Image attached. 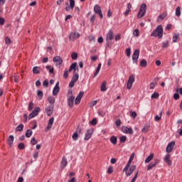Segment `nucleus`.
I'll use <instances>...</instances> for the list:
<instances>
[{
  "mask_svg": "<svg viewBox=\"0 0 182 182\" xmlns=\"http://www.w3.org/2000/svg\"><path fill=\"white\" fill-rule=\"evenodd\" d=\"M163 27L161 25L158 26L156 29H154L151 33V36H154V38H159V39H161L163 38Z\"/></svg>",
  "mask_w": 182,
  "mask_h": 182,
  "instance_id": "1",
  "label": "nucleus"
},
{
  "mask_svg": "<svg viewBox=\"0 0 182 182\" xmlns=\"http://www.w3.org/2000/svg\"><path fill=\"white\" fill-rule=\"evenodd\" d=\"M146 11H147V6L146 5V4L143 3L142 4H141L139 10L137 14L138 19H141V18L144 16Z\"/></svg>",
  "mask_w": 182,
  "mask_h": 182,
  "instance_id": "2",
  "label": "nucleus"
},
{
  "mask_svg": "<svg viewBox=\"0 0 182 182\" xmlns=\"http://www.w3.org/2000/svg\"><path fill=\"white\" fill-rule=\"evenodd\" d=\"M134 80H136L134 75H131L127 83V89H128V90H130V89H132V87H133V83H134Z\"/></svg>",
  "mask_w": 182,
  "mask_h": 182,
  "instance_id": "3",
  "label": "nucleus"
},
{
  "mask_svg": "<svg viewBox=\"0 0 182 182\" xmlns=\"http://www.w3.org/2000/svg\"><path fill=\"white\" fill-rule=\"evenodd\" d=\"M94 12L97 15H99L101 19H103V14L102 13V8L100 7V6H99V4H96L94 6Z\"/></svg>",
  "mask_w": 182,
  "mask_h": 182,
  "instance_id": "4",
  "label": "nucleus"
},
{
  "mask_svg": "<svg viewBox=\"0 0 182 182\" xmlns=\"http://www.w3.org/2000/svg\"><path fill=\"white\" fill-rule=\"evenodd\" d=\"M140 55V50L136 49L132 55V62L133 63H137V60H139V56Z\"/></svg>",
  "mask_w": 182,
  "mask_h": 182,
  "instance_id": "5",
  "label": "nucleus"
},
{
  "mask_svg": "<svg viewBox=\"0 0 182 182\" xmlns=\"http://www.w3.org/2000/svg\"><path fill=\"white\" fill-rule=\"evenodd\" d=\"M160 163V159H154V161L151 162L148 166H147V171H150V170L154 168L157 164Z\"/></svg>",
  "mask_w": 182,
  "mask_h": 182,
  "instance_id": "6",
  "label": "nucleus"
},
{
  "mask_svg": "<svg viewBox=\"0 0 182 182\" xmlns=\"http://www.w3.org/2000/svg\"><path fill=\"white\" fill-rule=\"evenodd\" d=\"M41 112L40 107H36L32 112L28 115V120H31V119H33V117H36V116H38V114Z\"/></svg>",
  "mask_w": 182,
  "mask_h": 182,
  "instance_id": "7",
  "label": "nucleus"
},
{
  "mask_svg": "<svg viewBox=\"0 0 182 182\" xmlns=\"http://www.w3.org/2000/svg\"><path fill=\"white\" fill-rule=\"evenodd\" d=\"M94 132L95 131L93 130V129H87L85 134L84 140H85V141H87V140H89L92 137V136H93Z\"/></svg>",
  "mask_w": 182,
  "mask_h": 182,
  "instance_id": "8",
  "label": "nucleus"
},
{
  "mask_svg": "<svg viewBox=\"0 0 182 182\" xmlns=\"http://www.w3.org/2000/svg\"><path fill=\"white\" fill-rule=\"evenodd\" d=\"M174 146H176V141H171V142H169L166 146V153H171V151H173V149H174Z\"/></svg>",
  "mask_w": 182,
  "mask_h": 182,
  "instance_id": "9",
  "label": "nucleus"
},
{
  "mask_svg": "<svg viewBox=\"0 0 182 182\" xmlns=\"http://www.w3.org/2000/svg\"><path fill=\"white\" fill-rule=\"evenodd\" d=\"M122 130L123 133H125L126 134H133L134 133L133 129H132V127H127L126 126L122 127Z\"/></svg>",
  "mask_w": 182,
  "mask_h": 182,
  "instance_id": "10",
  "label": "nucleus"
},
{
  "mask_svg": "<svg viewBox=\"0 0 182 182\" xmlns=\"http://www.w3.org/2000/svg\"><path fill=\"white\" fill-rule=\"evenodd\" d=\"M83 95H85V92L80 91L79 94L77 95L75 103V105H79L80 103V101L82 100V97H83Z\"/></svg>",
  "mask_w": 182,
  "mask_h": 182,
  "instance_id": "11",
  "label": "nucleus"
},
{
  "mask_svg": "<svg viewBox=\"0 0 182 182\" xmlns=\"http://www.w3.org/2000/svg\"><path fill=\"white\" fill-rule=\"evenodd\" d=\"M54 105H49L46 108L47 116H52L53 114Z\"/></svg>",
  "mask_w": 182,
  "mask_h": 182,
  "instance_id": "12",
  "label": "nucleus"
},
{
  "mask_svg": "<svg viewBox=\"0 0 182 182\" xmlns=\"http://www.w3.org/2000/svg\"><path fill=\"white\" fill-rule=\"evenodd\" d=\"M80 34L76 31H74L73 33H70L69 36L70 41H75V39H77V38H80Z\"/></svg>",
  "mask_w": 182,
  "mask_h": 182,
  "instance_id": "13",
  "label": "nucleus"
},
{
  "mask_svg": "<svg viewBox=\"0 0 182 182\" xmlns=\"http://www.w3.org/2000/svg\"><path fill=\"white\" fill-rule=\"evenodd\" d=\"M59 90H60V87H59V82H57L53 90V96H57Z\"/></svg>",
  "mask_w": 182,
  "mask_h": 182,
  "instance_id": "14",
  "label": "nucleus"
},
{
  "mask_svg": "<svg viewBox=\"0 0 182 182\" xmlns=\"http://www.w3.org/2000/svg\"><path fill=\"white\" fill-rule=\"evenodd\" d=\"M106 39L108 41H113V39H114V33H113V30H109L108 33H107Z\"/></svg>",
  "mask_w": 182,
  "mask_h": 182,
  "instance_id": "15",
  "label": "nucleus"
},
{
  "mask_svg": "<svg viewBox=\"0 0 182 182\" xmlns=\"http://www.w3.org/2000/svg\"><path fill=\"white\" fill-rule=\"evenodd\" d=\"M75 103V97L73 95H71L68 98V105L69 107H73V105Z\"/></svg>",
  "mask_w": 182,
  "mask_h": 182,
  "instance_id": "16",
  "label": "nucleus"
},
{
  "mask_svg": "<svg viewBox=\"0 0 182 182\" xmlns=\"http://www.w3.org/2000/svg\"><path fill=\"white\" fill-rule=\"evenodd\" d=\"M134 170H136V165L129 166V171L126 173V176H127L128 177L132 176V174H133V173L134 172Z\"/></svg>",
  "mask_w": 182,
  "mask_h": 182,
  "instance_id": "17",
  "label": "nucleus"
},
{
  "mask_svg": "<svg viewBox=\"0 0 182 182\" xmlns=\"http://www.w3.org/2000/svg\"><path fill=\"white\" fill-rule=\"evenodd\" d=\"M70 5L65 7V11L68 12L70 11V9H73L75 8V0H69Z\"/></svg>",
  "mask_w": 182,
  "mask_h": 182,
  "instance_id": "18",
  "label": "nucleus"
},
{
  "mask_svg": "<svg viewBox=\"0 0 182 182\" xmlns=\"http://www.w3.org/2000/svg\"><path fill=\"white\" fill-rule=\"evenodd\" d=\"M53 122H55V117H52L48 120V123L46 127L47 130H50V129H52V126H53Z\"/></svg>",
  "mask_w": 182,
  "mask_h": 182,
  "instance_id": "19",
  "label": "nucleus"
},
{
  "mask_svg": "<svg viewBox=\"0 0 182 182\" xmlns=\"http://www.w3.org/2000/svg\"><path fill=\"white\" fill-rule=\"evenodd\" d=\"M170 154H167L164 159V161L165 163H166V164H168V166H171L172 164L171 160H170Z\"/></svg>",
  "mask_w": 182,
  "mask_h": 182,
  "instance_id": "20",
  "label": "nucleus"
},
{
  "mask_svg": "<svg viewBox=\"0 0 182 182\" xmlns=\"http://www.w3.org/2000/svg\"><path fill=\"white\" fill-rule=\"evenodd\" d=\"M53 62H55V63H58V65H62V63H63V60H62V58H60V56L57 55L54 57Z\"/></svg>",
  "mask_w": 182,
  "mask_h": 182,
  "instance_id": "21",
  "label": "nucleus"
},
{
  "mask_svg": "<svg viewBox=\"0 0 182 182\" xmlns=\"http://www.w3.org/2000/svg\"><path fill=\"white\" fill-rule=\"evenodd\" d=\"M14 136L13 135H10L8 139H7V141H8V144L9 146V147H12V144H14Z\"/></svg>",
  "mask_w": 182,
  "mask_h": 182,
  "instance_id": "22",
  "label": "nucleus"
},
{
  "mask_svg": "<svg viewBox=\"0 0 182 182\" xmlns=\"http://www.w3.org/2000/svg\"><path fill=\"white\" fill-rule=\"evenodd\" d=\"M68 166V159L64 156L61 161V168H65Z\"/></svg>",
  "mask_w": 182,
  "mask_h": 182,
  "instance_id": "23",
  "label": "nucleus"
},
{
  "mask_svg": "<svg viewBox=\"0 0 182 182\" xmlns=\"http://www.w3.org/2000/svg\"><path fill=\"white\" fill-rule=\"evenodd\" d=\"M154 157V154H150L149 156H147V158L145 159V163H150V161H151V160H153Z\"/></svg>",
  "mask_w": 182,
  "mask_h": 182,
  "instance_id": "24",
  "label": "nucleus"
},
{
  "mask_svg": "<svg viewBox=\"0 0 182 182\" xmlns=\"http://www.w3.org/2000/svg\"><path fill=\"white\" fill-rule=\"evenodd\" d=\"M109 141H111V143L114 145L117 144V137L116 136H112L110 137Z\"/></svg>",
  "mask_w": 182,
  "mask_h": 182,
  "instance_id": "25",
  "label": "nucleus"
},
{
  "mask_svg": "<svg viewBox=\"0 0 182 182\" xmlns=\"http://www.w3.org/2000/svg\"><path fill=\"white\" fill-rule=\"evenodd\" d=\"M47 70H48L49 73H51L53 75H55V68L50 65L46 66Z\"/></svg>",
  "mask_w": 182,
  "mask_h": 182,
  "instance_id": "26",
  "label": "nucleus"
},
{
  "mask_svg": "<svg viewBox=\"0 0 182 182\" xmlns=\"http://www.w3.org/2000/svg\"><path fill=\"white\" fill-rule=\"evenodd\" d=\"M70 68H71L73 70V73H76V70L77 69V63H73L70 65Z\"/></svg>",
  "mask_w": 182,
  "mask_h": 182,
  "instance_id": "27",
  "label": "nucleus"
},
{
  "mask_svg": "<svg viewBox=\"0 0 182 182\" xmlns=\"http://www.w3.org/2000/svg\"><path fill=\"white\" fill-rule=\"evenodd\" d=\"M161 116H163V111H161L159 115L155 116L154 121L159 122V120H161Z\"/></svg>",
  "mask_w": 182,
  "mask_h": 182,
  "instance_id": "28",
  "label": "nucleus"
},
{
  "mask_svg": "<svg viewBox=\"0 0 182 182\" xmlns=\"http://www.w3.org/2000/svg\"><path fill=\"white\" fill-rule=\"evenodd\" d=\"M19 75H14L11 77V80H14L15 83H18L19 82Z\"/></svg>",
  "mask_w": 182,
  "mask_h": 182,
  "instance_id": "29",
  "label": "nucleus"
},
{
  "mask_svg": "<svg viewBox=\"0 0 182 182\" xmlns=\"http://www.w3.org/2000/svg\"><path fill=\"white\" fill-rule=\"evenodd\" d=\"M78 80H79V74L75 73V75L73 76L71 80L76 83V82H77Z\"/></svg>",
  "mask_w": 182,
  "mask_h": 182,
  "instance_id": "30",
  "label": "nucleus"
},
{
  "mask_svg": "<svg viewBox=\"0 0 182 182\" xmlns=\"http://www.w3.org/2000/svg\"><path fill=\"white\" fill-rule=\"evenodd\" d=\"M157 80H159V78L157 77L154 79V82H155L150 83V89H154V87H156V85H157Z\"/></svg>",
  "mask_w": 182,
  "mask_h": 182,
  "instance_id": "31",
  "label": "nucleus"
},
{
  "mask_svg": "<svg viewBox=\"0 0 182 182\" xmlns=\"http://www.w3.org/2000/svg\"><path fill=\"white\" fill-rule=\"evenodd\" d=\"M32 134H33V132L31 129H27L25 133V136L26 137H27V139H29V137L32 136Z\"/></svg>",
  "mask_w": 182,
  "mask_h": 182,
  "instance_id": "32",
  "label": "nucleus"
},
{
  "mask_svg": "<svg viewBox=\"0 0 182 182\" xmlns=\"http://www.w3.org/2000/svg\"><path fill=\"white\" fill-rule=\"evenodd\" d=\"M107 87H106V82H103L101 85V92H106Z\"/></svg>",
  "mask_w": 182,
  "mask_h": 182,
  "instance_id": "33",
  "label": "nucleus"
},
{
  "mask_svg": "<svg viewBox=\"0 0 182 182\" xmlns=\"http://www.w3.org/2000/svg\"><path fill=\"white\" fill-rule=\"evenodd\" d=\"M176 16H181V8L180 6H178L176 9Z\"/></svg>",
  "mask_w": 182,
  "mask_h": 182,
  "instance_id": "34",
  "label": "nucleus"
},
{
  "mask_svg": "<svg viewBox=\"0 0 182 182\" xmlns=\"http://www.w3.org/2000/svg\"><path fill=\"white\" fill-rule=\"evenodd\" d=\"M48 101L50 103V105H55V97H48Z\"/></svg>",
  "mask_w": 182,
  "mask_h": 182,
  "instance_id": "35",
  "label": "nucleus"
},
{
  "mask_svg": "<svg viewBox=\"0 0 182 182\" xmlns=\"http://www.w3.org/2000/svg\"><path fill=\"white\" fill-rule=\"evenodd\" d=\"M140 66L141 68H146V66H147V60H146L145 59L141 60V61L140 62Z\"/></svg>",
  "mask_w": 182,
  "mask_h": 182,
  "instance_id": "36",
  "label": "nucleus"
},
{
  "mask_svg": "<svg viewBox=\"0 0 182 182\" xmlns=\"http://www.w3.org/2000/svg\"><path fill=\"white\" fill-rule=\"evenodd\" d=\"M23 124H20L16 128V132H23Z\"/></svg>",
  "mask_w": 182,
  "mask_h": 182,
  "instance_id": "37",
  "label": "nucleus"
},
{
  "mask_svg": "<svg viewBox=\"0 0 182 182\" xmlns=\"http://www.w3.org/2000/svg\"><path fill=\"white\" fill-rule=\"evenodd\" d=\"M72 137H73V140L74 141L77 140V139H79V134L77 133V132H74Z\"/></svg>",
  "mask_w": 182,
  "mask_h": 182,
  "instance_id": "38",
  "label": "nucleus"
},
{
  "mask_svg": "<svg viewBox=\"0 0 182 182\" xmlns=\"http://www.w3.org/2000/svg\"><path fill=\"white\" fill-rule=\"evenodd\" d=\"M18 150H23L25 149V144L23 142H21L18 144Z\"/></svg>",
  "mask_w": 182,
  "mask_h": 182,
  "instance_id": "39",
  "label": "nucleus"
},
{
  "mask_svg": "<svg viewBox=\"0 0 182 182\" xmlns=\"http://www.w3.org/2000/svg\"><path fill=\"white\" fill-rule=\"evenodd\" d=\"M178 36H180L179 33H176L173 36L172 42L176 43L177 42V39H178Z\"/></svg>",
  "mask_w": 182,
  "mask_h": 182,
  "instance_id": "40",
  "label": "nucleus"
},
{
  "mask_svg": "<svg viewBox=\"0 0 182 182\" xmlns=\"http://www.w3.org/2000/svg\"><path fill=\"white\" fill-rule=\"evenodd\" d=\"M37 96L39 99V100H42V97H43V92L41 90L38 91Z\"/></svg>",
  "mask_w": 182,
  "mask_h": 182,
  "instance_id": "41",
  "label": "nucleus"
},
{
  "mask_svg": "<svg viewBox=\"0 0 182 182\" xmlns=\"http://www.w3.org/2000/svg\"><path fill=\"white\" fill-rule=\"evenodd\" d=\"M127 140V136H122L119 137V141L121 143H126Z\"/></svg>",
  "mask_w": 182,
  "mask_h": 182,
  "instance_id": "42",
  "label": "nucleus"
},
{
  "mask_svg": "<svg viewBox=\"0 0 182 182\" xmlns=\"http://www.w3.org/2000/svg\"><path fill=\"white\" fill-rule=\"evenodd\" d=\"M159 96H160V94H159V92H154L151 97V99H159Z\"/></svg>",
  "mask_w": 182,
  "mask_h": 182,
  "instance_id": "43",
  "label": "nucleus"
},
{
  "mask_svg": "<svg viewBox=\"0 0 182 182\" xmlns=\"http://www.w3.org/2000/svg\"><path fill=\"white\" fill-rule=\"evenodd\" d=\"M134 36H136V38L140 36V31L139 29H135L133 32Z\"/></svg>",
  "mask_w": 182,
  "mask_h": 182,
  "instance_id": "44",
  "label": "nucleus"
},
{
  "mask_svg": "<svg viewBox=\"0 0 182 182\" xmlns=\"http://www.w3.org/2000/svg\"><path fill=\"white\" fill-rule=\"evenodd\" d=\"M31 144L32 146H35L36 144H38V141L36 140V139L35 137H33L31 140Z\"/></svg>",
  "mask_w": 182,
  "mask_h": 182,
  "instance_id": "45",
  "label": "nucleus"
},
{
  "mask_svg": "<svg viewBox=\"0 0 182 182\" xmlns=\"http://www.w3.org/2000/svg\"><path fill=\"white\" fill-rule=\"evenodd\" d=\"M134 159V154H132L131 155V156L129 157V161L127 162V164L130 166L132 164V162L133 161Z\"/></svg>",
  "mask_w": 182,
  "mask_h": 182,
  "instance_id": "46",
  "label": "nucleus"
},
{
  "mask_svg": "<svg viewBox=\"0 0 182 182\" xmlns=\"http://www.w3.org/2000/svg\"><path fill=\"white\" fill-rule=\"evenodd\" d=\"M168 48V41L162 43V49Z\"/></svg>",
  "mask_w": 182,
  "mask_h": 182,
  "instance_id": "47",
  "label": "nucleus"
},
{
  "mask_svg": "<svg viewBox=\"0 0 182 182\" xmlns=\"http://www.w3.org/2000/svg\"><path fill=\"white\" fill-rule=\"evenodd\" d=\"M115 125L117 127H120L122 126V120L120 119H118L115 121Z\"/></svg>",
  "mask_w": 182,
  "mask_h": 182,
  "instance_id": "48",
  "label": "nucleus"
},
{
  "mask_svg": "<svg viewBox=\"0 0 182 182\" xmlns=\"http://www.w3.org/2000/svg\"><path fill=\"white\" fill-rule=\"evenodd\" d=\"M130 116L132 119H136L137 117V113L134 111L130 112Z\"/></svg>",
  "mask_w": 182,
  "mask_h": 182,
  "instance_id": "49",
  "label": "nucleus"
},
{
  "mask_svg": "<svg viewBox=\"0 0 182 182\" xmlns=\"http://www.w3.org/2000/svg\"><path fill=\"white\" fill-rule=\"evenodd\" d=\"M90 124H92V126H96V124H97V119L96 118L92 119V120L90 121Z\"/></svg>",
  "mask_w": 182,
  "mask_h": 182,
  "instance_id": "50",
  "label": "nucleus"
},
{
  "mask_svg": "<svg viewBox=\"0 0 182 182\" xmlns=\"http://www.w3.org/2000/svg\"><path fill=\"white\" fill-rule=\"evenodd\" d=\"M126 53H127V56L128 58H130V55L132 54V49L130 48H127Z\"/></svg>",
  "mask_w": 182,
  "mask_h": 182,
  "instance_id": "51",
  "label": "nucleus"
},
{
  "mask_svg": "<svg viewBox=\"0 0 182 182\" xmlns=\"http://www.w3.org/2000/svg\"><path fill=\"white\" fill-rule=\"evenodd\" d=\"M71 58L73 60H76V59H77V53H73L71 54Z\"/></svg>",
  "mask_w": 182,
  "mask_h": 182,
  "instance_id": "52",
  "label": "nucleus"
},
{
  "mask_svg": "<svg viewBox=\"0 0 182 182\" xmlns=\"http://www.w3.org/2000/svg\"><path fill=\"white\" fill-rule=\"evenodd\" d=\"M33 109V102H30L28 104V110L29 112L32 111Z\"/></svg>",
  "mask_w": 182,
  "mask_h": 182,
  "instance_id": "53",
  "label": "nucleus"
},
{
  "mask_svg": "<svg viewBox=\"0 0 182 182\" xmlns=\"http://www.w3.org/2000/svg\"><path fill=\"white\" fill-rule=\"evenodd\" d=\"M129 167H130V165H129V164H127V165L125 166V167L123 169V171H124V173H125V174H126V173L128 172Z\"/></svg>",
  "mask_w": 182,
  "mask_h": 182,
  "instance_id": "54",
  "label": "nucleus"
},
{
  "mask_svg": "<svg viewBox=\"0 0 182 182\" xmlns=\"http://www.w3.org/2000/svg\"><path fill=\"white\" fill-rule=\"evenodd\" d=\"M63 77H64V79H68V77H69V73H68V70H65L64 71Z\"/></svg>",
  "mask_w": 182,
  "mask_h": 182,
  "instance_id": "55",
  "label": "nucleus"
},
{
  "mask_svg": "<svg viewBox=\"0 0 182 182\" xmlns=\"http://www.w3.org/2000/svg\"><path fill=\"white\" fill-rule=\"evenodd\" d=\"M5 42L6 45H11L12 43V41H11L10 38L6 37L5 39Z\"/></svg>",
  "mask_w": 182,
  "mask_h": 182,
  "instance_id": "56",
  "label": "nucleus"
},
{
  "mask_svg": "<svg viewBox=\"0 0 182 182\" xmlns=\"http://www.w3.org/2000/svg\"><path fill=\"white\" fill-rule=\"evenodd\" d=\"M33 73H35L36 75L39 73V68L38 67H34L33 68Z\"/></svg>",
  "mask_w": 182,
  "mask_h": 182,
  "instance_id": "57",
  "label": "nucleus"
},
{
  "mask_svg": "<svg viewBox=\"0 0 182 182\" xmlns=\"http://www.w3.org/2000/svg\"><path fill=\"white\" fill-rule=\"evenodd\" d=\"M96 19V15L93 14L90 18L91 23L94 24Z\"/></svg>",
  "mask_w": 182,
  "mask_h": 182,
  "instance_id": "58",
  "label": "nucleus"
},
{
  "mask_svg": "<svg viewBox=\"0 0 182 182\" xmlns=\"http://www.w3.org/2000/svg\"><path fill=\"white\" fill-rule=\"evenodd\" d=\"M98 59L99 56L97 55H93L91 57V60H92V62H96Z\"/></svg>",
  "mask_w": 182,
  "mask_h": 182,
  "instance_id": "59",
  "label": "nucleus"
},
{
  "mask_svg": "<svg viewBox=\"0 0 182 182\" xmlns=\"http://www.w3.org/2000/svg\"><path fill=\"white\" fill-rule=\"evenodd\" d=\"M173 99L174 100H178V99H180V95L178 93H175L173 95Z\"/></svg>",
  "mask_w": 182,
  "mask_h": 182,
  "instance_id": "60",
  "label": "nucleus"
},
{
  "mask_svg": "<svg viewBox=\"0 0 182 182\" xmlns=\"http://www.w3.org/2000/svg\"><path fill=\"white\" fill-rule=\"evenodd\" d=\"M99 72H100V68H97L96 71L94 73L93 77H96V76H97V75H99Z\"/></svg>",
  "mask_w": 182,
  "mask_h": 182,
  "instance_id": "61",
  "label": "nucleus"
},
{
  "mask_svg": "<svg viewBox=\"0 0 182 182\" xmlns=\"http://www.w3.org/2000/svg\"><path fill=\"white\" fill-rule=\"evenodd\" d=\"M166 16H167V15H166L165 14H160L158 18H159V19H165L166 18Z\"/></svg>",
  "mask_w": 182,
  "mask_h": 182,
  "instance_id": "62",
  "label": "nucleus"
},
{
  "mask_svg": "<svg viewBox=\"0 0 182 182\" xmlns=\"http://www.w3.org/2000/svg\"><path fill=\"white\" fill-rule=\"evenodd\" d=\"M88 39H89L90 42H95V36H90L88 37Z\"/></svg>",
  "mask_w": 182,
  "mask_h": 182,
  "instance_id": "63",
  "label": "nucleus"
},
{
  "mask_svg": "<svg viewBox=\"0 0 182 182\" xmlns=\"http://www.w3.org/2000/svg\"><path fill=\"white\" fill-rule=\"evenodd\" d=\"M121 38H122V37H121L120 34H117L115 36V41H116V42H117V41H120Z\"/></svg>",
  "mask_w": 182,
  "mask_h": 182,
  "instance_id": "64",
  "label": "nucleus"
}]
</instances>
